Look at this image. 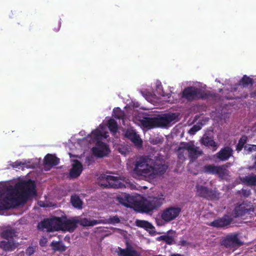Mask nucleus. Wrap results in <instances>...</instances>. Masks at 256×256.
I'll use <instances>...</instances> for the list:
<instances>
[{
  "label": "nucleus",
  "mask_w": 256,
  "mask_h": 256,
  "mask_svg": "<svg viewBox=\"0 0 256 256\" xmlns=\"http://www.w3.org/2000/svg\"><path fill=\"white\" fill-rule=\"evenodd\" d=\"M218 94L209 90H203L194 86L186 88L182 92V98L188 101L194 100H216Z\"/></svg>",
  "instance_id": "obj_3"
},
{
  "label": "nucleus",
  "mask_w": 256,
  "mask_h": 256,
  "mask_svg": "<svg viewBox=\"0 0 256 256\" xmlns=\"http://www.w3.org/2000/svg\"><path fill=\"white\" fill-rule=\"evenodd\" d=\"M135 224L138 227L143 228L146 231L148 232L150 234H152L154 232V227L151 223L148 221L136 220L135 222Z\"/></svg>",
  "instance_id": "obj_21"
},
{
  "label": "nucleus",
  "mask_w": 256,
  "mask_h": 256,
  "mask_svg": "<svg viewBox=\"0 0 256 256\" xmlns=\"http://www.w3.org/2000/svg\"><path fill=\"white\" fill-rule=\"evenodd\" d=\"M233 150L228 146H224L214 155V158L219 161L224 162L228 160L233 154Z\"/></svg>",
  "instance_id": "obj_16"
},
{
  "label": "nucleus",
  "mask_w": 256,
  "mask_h": 256,
  "mask_svg": "<svg viewBox=\"0 0 256 256\" xmlns=\"http://www.w3.org/2000/svg\"><path fill=\"white\" fill-rule=\"evenodd\" d=\"M110 220L112 222L114 223H118L120 222L119 218L117 216H114Z\"/></svg>",
  "instance_id": "obj_40"
},
{
  "label": "nucleus",
  "mask_w": 256,
  "mask_h": 256,
  "mask_svg": "<svg viewBox=\"0 0 256 256\" xmlns=\"http://www.w3.org/2000/svg\"><path fill=\"white\" fill-rule=\"evenodd\" d=\"M18 246V243L14 240H5L0 242V248L6 252H12Z\"/></svg>",
  "instance_id": "obj_19"
},
{
  "label": "nucleus",
  "mask_w": 256,
  "mask_h": 256,
  "mask_svg": "<svg viewBox=\"0 0 256 256\" xmlns=\"http://www.w3.org/2000/svg\"><path fill=\"white\" fill-rule=\"evenodd\" d=\"M248 94H244V95H242V96H240V98H248Z\"/></svg>",
  "instance_id": "obj_47"
},
{
  "label": "nucleus",
  "mask_w": 256,
  "mask_h": 256,
  "mask_svg": "<svg viewBox=\"0 0 256 256\" xmlns=\"http://www.w3.org/2000/svg\"><path fill=\"white\" fill-rule=\"evenodd\" d=\"M186 142H181L180 146L177 149L178 157L180 160L184 161L186 160V156L188 154L186 150L183 148L184 144Z\"/></svg>",
  "instance_id": "obj_27"
},
{
  "label": "nucleus",
  "mask_w": 256,
  "mask_h": 256,
  "mask_svg": "<svg viewBox=\"0 0 256 256\" xmlns=\"http://www.w3.org/2000/svg\"><path fill=\"white\" fill-rule=\"evenodd\" d=\"M117 200L125 206L132 208L135 211L141 213H148L158 208L164 201V198L158 197L138 200L136 197L126 193L118 196Z\"/></svg>",
  "instance_id": "obj_1"
},
{
  "label": "nucleus",
  "mask_w": 256,
  "mask_h": 256,
  "mask_svg": "<svg viewBox=\"0 0 256 256\" xmlns=\"http://www.w3.org/2000/svg\"><path fill=\"white\" fill-rule=\"evenodd\" d=\"M183 148L186 150L188 157L192 160H196L202 154V150L194 144V142L190 141L184 144Z\"/></svg>",
  "instance_id": "obj_10"
},
{
  "label": "nucleus",
  "mask_w": 256,
  "mask_h": 256,
  "mask_svg": "<svg viewBox=\"0 0 256 256\" xmlns=\"http://www.w3.org/2000/svg\"><path fill=\"white\" fill-rule=\"evenodd\" d=\"M70 202L74 207L78 209L82 208V202L78 196H72L70 198Z\"/></svg>",
  "instance_id": "obj_29"
},
{
  "label": "nucleus",
  "mask_w": 256,
  "mask_h": 256,
  "mask_svg": "<svg viewBox=\"0 0 256 256\" xmlns=\"http://www.w3.org/2000/svg\"><path fill=\"white\" fill-rule=\"evenodd\" d=\"M50 246L54 251L64 252L66 248L62 242H52Z\"/></svg>",
  "instance_id": "obj_28"
},
{
  "label": "nucleus",
  "mask_w": 256,
  "mask_h": 256,
  "mask_svg": "<svg viewBox=\"0 0 256 256\" xmlns=\"http://www.w3.org/2000/svg\"><path fill=\"white\" fill-rule=\"evenodd\" d=\"M254 208L250 202H242L236 206L232 211V214L236 218H239L246 215H252L254 212Z\"/></svg>",
  "instance_id": "obj_8"
},
{
  "label": "nucleus",
  "mask_w": 256,
  "mask_h": 256,
  "mask_svg": "<svg viewBox=\"0 0 256 256\" xmlns=\"http://www.w3.org/2000/svg\"><path fill=\"white\" fill-rule=\"evenodd\" d=\"M64 216H54L50 218L44 219L38 224L40 229L46 228L48 232L62 230Z\"/></svg>",
  "instance_id": "obj_5"
},
{
  "label": "nucleus",
  "mask_w": 256,
  "mask_h": 256,
  "mask_svg": "<svg viewBox=\"0 0 256 256\" xmlns=\"http://www.w3.org/2000/svg\"><path fill=\"white\" fill-rule=\"evenodd\" d=\"M232 221L233 218L230 216L224 214L211 222L208 225L216 228H224L230 226Z\"/></svg>",
  "instance_id": "obj_13"
},
{
  "label": "nucleus",
  "mask_w": 256,
  "mask_h": 256,
  "mask_svg": "<svg viewBox=\"0 0 256 256\" xmlns=\"http://www.w3.org/2000/svg\"><path fill=\"white\" fill-rule=\"evenodd\" d=\"M60 23L58 22V27L56 28H55V31L56 32H58L60 28Z\"/></svg>",
  "instance_id": "obj_46"
},
{
  "label": "nucleus",
  "mask_w": 256,
  "mask_h": 256,
  "mask_svg": "<svg viewBox=\"0 0 256 256\" xmlns=\"http://www.w3.org/2000/svg\"><path fill=\"white\" fill-rule=\"evenodd\" d=\"M244 195L247 196L249 195L250 191L246 192V190H244Z\"/></svg>",
  "instance_id": "obj_45"
},
{
  "label": "nucleus",
  "mask_w": 256,
  "mask_h": 256,
  "mask_svg": "<svg viewBox=\"0 0 256 256\" xmlns=\"http://www.w3.org/2000/svg\"><path fill=\"white\" fill-rule=\"evenodd\" d=\"M204 171L208 174L218 175L220 179H224L230 174V171L224 168L222 166L208 164L204 166Z\"/></svg>",
  "instance_id": "obj_9"
},
{
  "label": "nucleus",
  "mask_w": 256,
  "mask_h": 256,
  "mask_svg": "<svg viewBox=\"0 0 256 256\" xmlns=\"http://www.w3.org/2000/svg\"><path fill=\"white\" fill-rule=\"evenodd\" d=\"M92 134L94 136V138L98 140L102 136V132L100 131L96 130L92 132Z\"/></svg>",
  "instance_id": "obj_36"
},
{
  "label": "nucleus",
  "mask_w": 256,
  "mask_h": 256,
  "mask_svg": "<svg viewBox=\"0 0 256 256\" xmlns=\"http://www.w3.org/2000/svg\"><path fill=\"white\" fill-rule=\"evenodd\" d=\"M102 222V220H92L86 218L78 220L74 218L68 219L64 216L62 230L73 232L77 228L78 224L83 226H92Z\"/></svg>",
  "instance_id": "obj_4"
},
{
  "label": "nucleus",
  "mask_w": 256,
  "mask_h": 256,
  "mask_svg": "<svg viewBox=\"0 0 256 256\" xmlns=\"http://www.w3.org/2000/svg\"><path fill=\"white\" fill-rule=\"evenodd\" d=\"M113 116L117 119L123 120L125 117L124 112L120 108H114L113 110Z\"/></svg>",
  "instance_id": "obj_34"
},
{
  "label": "nucleus",
  "mask_w": 256,
  "mask_h": 256,
  "mask_svg": "<svg viewBox=\"0 0 256 256\" xmlns=\"http://www.w3.org/2000/svg\"><path fill=\"white\" fill-rule=\"evenodd\" d=\"M168 168L164 162L155 157L151 158L150 156H142L136 161L133 171L138 176L162 175Z\"/></svg>",
  "instance_id": "obj_2"
},
{
  "label": "nucleus",
  "mask_w": 256,
  "mask_h": 256,
  "mask_svg": "<svg viewBox=\"0 0 256 256\" xmlns=\"http://www.w3.org/2000/svg\"><path fill=\"white\" fill-rule=\"evenodd\" d=\"M250 96L252 98H256V90L250 94Z\"/></svg>",
  "instance_id": "obj_44"
},
{
  "label": "nucleus",
  "mask_w": 256,
  "mask_h": 256,
  "mask_svg": "<svg viewBox=\"0 0 256 256\" xmlns=\"http://www.w3.org/2000/svg\"><path fill=\"white\" fill-rule=\"evenodd\" d=\"M16 234L14 228H8L3 230L0 233V236L6 240H14V238L16 236Z\"/></svg>",
  "instance_id": "obj_24"
},
{
  "label": "nucleus",
  "mask_w": 256,
  "mask_h": 256,
  "mask_svg": "<svg viewBox=\"0 0 256 256\" xmlns=\"http://www.w3.org/2000/svg\"><path fill=\"white\" fill-rule=\"evenodd\" d=\"M118 254L119 256H140V253L132 248H120Z\"/></svg>",
  "instance_id": "obj_23"
},
{
  "label": "nucleus",
  "mask_w": 256,
  "mask_h": 256,
  "mask_svg": "<svg viewBox=\"0 0 256 256\" xmlns=\"http://www.w3.org/2000/svg\"><path fill=\"white\" fill-rule=\"evenodd\" d=\"M178 246H185L189 245V243L186 240H181L178 244Z\"/></svg>",
  "instance_id": "obj_39"
},
{
  "label": "nucleus",
  "mask_w": 256,
  "mask_h": 256,
  "mask_svg": "<svg viewBox=\"0 0 256 256\" xmlns=\"http://www.w3.org/2000/svg\"><path fill=\"white\" fill-rule=\"evenodd\" d=\"M220 244L226 248L232 249L242 246L243 242L238 238V234L231 233L227 234L222 239Z\"/></svg>",
  "instance_id": "obj_7"
},
{
  "label": "nucleus",
  "mask_w": 256,
  "mask_h": 256,
  "mask_svg": "<svg viewBox=\"0 0 256 256\" xmlns=\"http://www.w3.org/2000/svg\"><path fill=\"white\" fill-rule=\"evenodd\" d=\"M161 142H162V141H161L160 139L156 138L155 139H153L152 140L151 143L152 144H157Z\"/></svg>",
  "instance_id": "obj_41"
},
{
  "label": "nucleus",
  "mask_w": 256,
  "mask_h": 256,
  "mask_svg": "<svg viewBox=\"0 0 256 256\" xmlns=\"http://www.w3.org/2000/svg\"><path fill=\"white\" fill-rule=\"evenodd\" d=\"M232 165V163L227 162V163L224 164L222 165H221V166L224 168L226 170H228V168H230Z\"/></svg>",
  "instance_id": "obj_42"
},
{
  "label": "nucleus",
  "mask_w": 256,
  "mask_h": 256,
  "mask_svg": "<svg viewBox=\"0 0 256 256\" xmlns=\"http://www.w3.org/2000/svg\"><path fill=\"white\" fill-rule=\"evenodd\" d=\"M157 240H163L168 244L171 245L174 243V239L172 236L168 235H162L157 238Z\"/></svg>",
  "instance_id": "obj_32"
},
{
  "label": "nucleus",
  "mask_w": 256,
  "mask_h": 256,
  "mask_svg": "<svg viewBox=\"0 0 256 256\" xmlns=\"http://www.w3.org/2000/svg\"><path fill=\"white\" fill-rule=\"evenodd\" d=\"M254 83V80L246 75H244L239 81V85L242 86L244 88L248 86L249 84L252 85Z\"/></svg>",
  "instance_id": "obj_30"
},
{
  "label": "nucleus",
  "mask_w": 256,
  "mask_h": 256,
  "mask_svg": "<svg viewBox=\"0 0 256 256\" xmlns=\"http://www.w3.org/2000/svg\"><path fill=\"white\" fill-rule=\"evenodd\" d=\"M178 114L176 113L165 114L156 118L158 126H166L176 120Z\"/></svg>",
  "instance_id": "obj_14"
},
{
  "label": "nucleus",
  "mask_w": 256,
  "mask_h": 256,
  "mask_svg": "<svg viewBox=\"0 0 256 256\" xmlns=\"http://www.w3.org/2000/svg\"><path fill=\"white\" fill-rule=\"evenodd\" d=\"M196 196L208 200H218L220 198V193L215 190L209 188L200 184L196 186Z\"/></svg>",
  "instance_id": "obj_6"
},
{
  "label": "nucleus",
  "mask_w": 256,
  "mask_h": 256,
  "mask_svg": "<svg viewBox=\"0 0 256 256\" xmlns=\"http://www.w3.org/2000/svg\"><path fill=\"white\" fill-rule=\"evenodd\" d=\"M60 162V159L52 154H47L44 158V164L45 166L52 168L57 166Z\"/></svg>",
  "instance_id": "obj_22"
},
{
  "label": "nucleus",
  "mask_w": 256,
  "mask_h": 256,
  "mask_svg": "<svg viewBox=\"0 0 256 256\" xmlns=\"http://www.w3.org/2000/svg\"><path fill=\"white\" fill-rule=\"evenodd\" d=\"M92 152L95 156L102 158L108 156L110 152V150L106 143L98 140L96 146L92 148Z\"/></svg>",
  "instance_id": "obj_12"
},
{
  "label": "nucleus",
  "mask_w": 256,
  "mask_h": 256,
  "mask_svg": "<svg viewBox=\"0 0 256 256\" xmlns=\"http://www.w3.org/2000/svg\"><path fill=\"white\" fill-rule=\"evenodd\" d=\"M141 124L144 128L148 129L158 126L156 117L144 118L141 120Z\"/></svg>",
  "instance_id": "obj_25"
},
{
  "label": "nucleus",
  "mask_w": 256,
  "mask_h": 256,
  "mask_svg": "<svg viewBox=\"0 0 256 256\" xmlns=\"http://www.w3.org/2000/svg\"><path fill=\"white\" fill-rule=\"evenodd\" d=\"M200 130L198 126H194L190 130L189 132L190 134H194L195 132L198 131Z\"/></svg>",
  "instance_id": "obj_38"
},
{
  "label": "nucleus",
  "mask_w": 256,
  "mask_h": 256,
  "mask_svg": "<svg viewBox=\"0 0 256 256\" xmlns=\"http://www.w3.org/2000/svg\"><path fill=\"white\" fill-rule=\"evenodd\" d=\"M171 256H182L180 254H172L171 255Z\"/></svg>",
  "instance_id": "obj_48"
},
{
  "label": "nucleus",
  "mask_w": 256,
  "mask_h": 256,
  "mask_svg": "<svg viewBox=\"0 0 256 256\" xmlns=\"http://www.w3.org/2000/svg\"><path fill=\"white\" fill-rule=\"evenodd\" d=\"M254 158V164L252 166H250L249 167L250 170H252L256 167V155L255 156Z\"/></svg>",
  "instance_id": "obj_43"
},
{
  "label": "nucleus",
  "mask_w": 256,
  "mask_h": 256,
  "mask_svg": "<svg viewBox=\"0 0 256 256\" xmlns=\"http://www.w3.org/2000/svg\"><path fill=\"white\" fill-rule=\"evenodd\" d=\"M108 128L109 130L113 132L116 133L118 130V126L116 122L113 118H110L108 120Z\"/></svg>",
  "instance_id": "obj_31"
},
{
  "label": "nucleus",
  "mask_w": 256,
  "mask_h": 256,
  "mask_svg": "<svg viewBox=\"0 0 256 256\" xmlns=\"http://www.w3.org/2000/svg\"><path fill=\"white\" fill-rule=\"evenodd\" d=\"M24 164L21 162L20 161L17 160L14 162L12 163V166L14 168H18L20 166H23Z\"/></svg>",
  "instance_id": "obj_37"
},
{
  "label": "nucleus",
  "mask_w": 256,
  "mask_h": 256,
  "mask_svg": "<svg viewBox=\"0 0 256 256\" xmlns=\"http://www.w3.org/2000/svg\"><path fill=\"white\" fill-rule=\"evenodd\" d=\"M240 180L244 184L250 186H256V175L240 177Z\"/></svg>",
  "instance_id": "obj_26"
},
{
  "label": "nucleus",
  "mask_w": 256,
  "mask_h": 256,
  "mask_svg": "<svg viewBox=\"0 0 256 256\" xmlns=\"http://www.w3.org/2000/svg\"><path fill=\"white\" fill-rule=\"evenodd\" d=\"M125 136L130 140L138 148L142 146V140L140 136L133 130H126Z\"/></svg>",
  "instance_id": "obj_20"
},
{
  "label": "nucleus",
  "mask_w": 256,
  "mask_h": 256,
  "mask_svg": "<svg viewBox=\"0 0 256 256\" xmlns=\"http://www.w3.org/2000/svg\"><path fill=\"white\" fill-rule=\"evenodd\" d=\"M83 170L82 163L78 160H74L72 168L70 170V176L71 178H76L80 176Z\"/></svg>",
  "instance_id": "obj_18"
},
{
  "label": "nucleus",
  "mask_w": 256,
  "mask_h": 256,
  "mask_svg": "<svg viewBox=\"0 0 256 256\" xmlns=\"http://www.w3.org/2000/svg\"><path fill=\"white\" fill-rule=\"evenodd\" d=\"M182 209L178 206H170L164 209L161 215L162 218L166 222H170L177 218Z\"/></svg>",
  "instance_id": "obj_11"
},
{
  "label": "nucleus",
  "mask_w": 256,
  "mask_h": 256,
  "mask_svg": "<svg viewBox=\"0 0 256 256\" xmlns=\"http://www.w3.org/2000/svg\"><path fill=\"white\" fill-rule=\"evenodd\" d=\"M247 140L248 137L245 135L242 136L240 138L236 146V150L237 151L240 152L242 150L244 147V146Z\"/></svg>",
  "instance_id": "obj_33"
},
{
  "label": "nucleus",
  "mask_w": 256,
  "mask_h": 256,
  "mask_svg": "<svg viewBox=\"0 0 256 256\" xmlns=\"http://www.w3.org/2000/svg\"><path fill=\"white\" fill-rule=\"evenodd\" d=\"M244 150L247 151L248 152L256 151V145L250 144L248 146H245Z\"/></svg>",
  "instance_id": "obj_35"
},
{
  "label": "nucleus",
  "mask_w": 256,
  "mask_h": 256,
  "mask_svg": "<svg viewBox=\"0 0 256 256\" xmlns=\"http://www.w3.org/2000/svg\"><path fill=\"white\" fill-rule=\"evenodd\" d=\"M106 183L102 184V186L104 188H122L124 184L120 182V178L118 176H106Z\"/></svg>",
  "instance_id": "obj_17"
},
{
  "label": "nucleus",
  "mask_w": 256,
  "mask_h": 256,
  "mask_svg": "<svg viewBox=\"0 0 256 256\" xmlns=\"http://www.w3.org/2000/svg\"><path fill=\"white\" fill-rule=\"evenodd\" d=\"M200 143L205 146L211 148L213 151L216 150L218 144L214 140L213 134L210 132H206L200 139Z\"/></svg>",
  "instance_id": "obj_15"
}]
</instances>
